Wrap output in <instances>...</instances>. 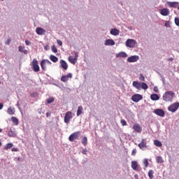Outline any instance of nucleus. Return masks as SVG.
<instances>
[{
  "label": "nucleus",
  "instance_id": "nucleus-38",
  "mask_svg": "<svg viewBox=\"0 0 179 179\" xmlns=\"http://www.w3.org/2000/svg\"><path fill=\"white\" fill-rule=\"evenodd\" d=\"M143 164H144L145 167H148V166H149V162L148 161V159H144Z\"/></svg>",
  "mask_w": 179,
  "mask_h": 179
},
{
  "label": "nucleus",
  "instance_id": "nucleus-36",
  "mask_svg": "<svg viewBox=\"0 0 179 179\" xmlns=\"http://www.w3.org/2000/svg\"><path fill=\"white\" fill-rule=\"evenodd\" d=\"M54 98L50 97L48 99L46 100L48 104H51V103H54Z\"/></svg>",
  "mask_w": 179,
  "mask_h": 179
},
{
  "label": "nucleus",
  "instance_id": "nucleus-3",
  "mask_svg": "<svg viewBox=\"0 0 179 179\" xmlns=\"http://www.w3.org/2000/svg\"><path fill=\"white\" fill-rule=\"evenodd\" d=\"M31 67L34 72L40 71V66H38V61L37 59H34L31 62Z\"/></svg>",
  "mask_w": 179,
  "mask_h": 179
},
{
  "label": "nucleus",
  "instance_id": "nucleus-53",
  "mask_svg": "<svg viewBox=\"0 0 179 179\" xmlns=\"http://www.w3.org/2000/svg\"><path fill=\"white\" fill-rule=\"evenodd\" d=\"M17 106L19 110H20V111H22V108H20V106L19 105V102L17 103Z\"/></svg>",
  "mask_w": 179,
  "mask_h": 179
},
{
  "label": "nucleus",
  "instance_id": "nucleus-4",
  "mask_svg": "<svg viewBox=\"0 0 179 179\" xmlns=\"http://www.w3.org/2000/svg\"><path fill=\"white\" fill-rule=\"evenodd\" d=\"M136 44V41L134 39H127L126 41V46L129 48H134Z\"/></svg>",
  "mask_w": 179,
  "mask_h": 179
},
{
  "label": "nucleus",
  "instance_id": "nucleus-62",
  "mask_svg": "<svg viewBox=\"0 0 179 179\" xmlns=\"http://www.w3.org/2000/svg\"><path fill=\"white\" fill-rule=\"evenodd\" d=\"M1 1H5V0H1Z\"/></svg>",
  "mask_w": 179,
  "mask_h": 179
},
{
  "label": "nucleus",
  "instance_id": "nucleus-55",
  "mask_svg": "<svg viewBox=\"0 0 179 179\" xmlns=\"http://www.w3.org/2000/svg\"><path fill=\"white\" fill-rule=\"evenodd\" d=\"M168 61H170L171 62H172V61H174V59L173 57H171L168 59Z\"/></svg>",
  "mask_w": 179,
  "mask_h": 179
},
{
  "label": "nucleus",
  "instance_id": "nucleus-40",
  "mask_svg": "<svg viewBox=\"0 0 179 179\" xmlns=\"http://www.w3.org/2000/svg\"><path fill=\"white\" fill-rule=\"evenodd\" d=\"M18 51H20V52H23V51H24V47L19 46L18 47Z\"/></svg>",
  "mask_w": 179,
  "mask_h": 179
},
{
  "label": "nucleus",
  "instance_id": "nucleus-6",
  "mask_svg": "<svg viewBox=\"0 0 179 179\" xmlns=\"http://www.w3.org/2000/svg\"><path fill=\"white\" fill-rule=\"evenodd\" d=\"M51 62L48 59H43L41 62V67L43 71H47V65H51Z\"/></svg>",
  "mask_w": 179,
  "mask_h": 179
},
{
  "label": "nucleus",
  "instance_id": "nucleus-56",
  "mask_svg": "<svg viewBox=\"0 0 179 179\" xmlns=\"http://www.w3.org/2000/svg\"><path fill=\"white\" fill-rule=\"evenodd\" d=\"M3 108V104L0 103V110H2Z\"/></svg>",
  "mask_w": 179,
  "mask_h": 179
},
{
  "label": "nucleus",
  "instance_id": "nucleus-28",
  "mask_svg": "<svg viewBox=\"0 0 179 179\" xmlns=\"http://www.w3.org/2000/svg\"><path fill=\"white\" fill-rule=\"evenodd\" d=\"M157 163L159 164H162V163H164V160H163V157L161 156H158L156 157Z\"/></svg>",
  "mask_w": 179,
  "mask_h": 179
},
{
  "label": "nucleus",
  "instance_id": "nucleus-22",
  "mask_svg": "<svg viewBox=\"0 0 179 179\" xmlns=\"http://www.w3.org/2000/svg\"><path fill=\"white\" fill-rule=\"evenodd\" d=\"M150 99L152 101H157V100L160 99V96L157 94H152L150 95Z\"/></svg>",
  "mask_w": 179,
  "mask_h": 179
},
{
  "label": "nucleus",
  "instance_id": "nucleus-33",
  "mask_svg": "<svg viewBox=\"0 0 179 179\" xmlns=\"http://www.w3.org/2000/svg\"><path fill=\"white\" fill-rule=\"evenodd\" d=\"M82 143L84 145V146H86L87 145V137L84 136L82 139Z\"/></svg>",
  "mask_w": 179,
  "mask_h": 179
},
{
  "label": "nucleus",
  "instance_id": "nucleus-1",
  "mask_svg": "<svg viewBox=\"0 0 179 179\" xmlns=\"http://www.w3.org/2000/svg\"><path fill=\"white\" fill-rule=\"evenodd\" d=\"M174 96H176V93H174V92L168 91L163 94L162 99L164 101L171 102L173 101V99H174Z\"/></svg>",
  "mask_w": 179,
  "mask_h": 179
},
{
  "label": "nucleus",
  "instance_id": "nucleus-47",
  "mask_svg": "<svg viewBox=\"0 0 179 179\" xmlns=\"http://www.w3.org/2000/svg\"><path fill=\"white\" fill-rule=\"evenodd\" d=\"M87 150H86V148L83 149L82 154L83 155H87Z\"/></svg>",
  "mask_w": 179,
  "mask_h": 179
},
{
  "label": "nucleus",
  "instance_id": "nucleus-25",
  "mask_svg": "<svg viewBox=\"0 0 179 179\" xmlns=\"http://www.w3.org/2000/svg\"><path fill=\"white\" fill-rule=\"evenodd\" d=\"M69 62H71V64H73V65H75V64H76V62H78V59H76V58L71 56L69 57Z\"/></svg>",
  "mask_w": 179,
  "mask_h": 179
},
{
  "label": "nucleus",
  "instance_id": "nucleus-20",
  "mask_svg": "<svg viewBox=\"0 0 179 179\" xmlns=\"http://www.w3.org/2000/svg\"><path fill=\"white\" fill-rule=\"evenodd\" d=\"M104 44L105 45H115V41L113 39H106Z\"/></svg>",
  "mask_w": 179,
  "mask_h": 179
},
{
  "label": "nucleus",
  "instance_id": "nucleus-35",
  "mask_svg": "<svg viewBox=\"0 0 179 179\" xmlns=\"http://www.w3.org/2000/svg\"><path fill=\"white\" fill-rule=\"evenodd\" d=\"M153 174H155V171H153V170H150L148 172V177L150 179H153Z\"/></svg>",
  "mask_w": 179,
  "mask_h": 179
},
{
  "label": "nucleus",
  "instance_id": "nucleus-51",
  "mask_svg": "<svg viewBox=\"0 0 179 179\" xmlns=\"http://www.w3.org/2000/svg\"><path fill=\"white\" fill-rule=\"evenodd\" d=\"M12 152H17L19 150L16 148H12Z\"/></svg>",
  "mask_w": 179,
  "mask_h": 179
},
{
  "label": "nucleus",
  "instance_id": "nucleus-39",
  "mask_svg": "<svg viewBox=\"0 0 179 179\" xmlns=\"http://www.w3.org/2000/svg\"><path fill=\"white\" fill-rule=\"evenodd\" d=\"M175 24L176 26H179V17H175Z\"/></svg>",
  "mask_w": 179,
  "mask_h": 179
},
{
  "label": "nucleus",
  "instance_id": "nucleus-42",
  "mask_svg": "<svg viewBox=\"0 0 179 179\" xmlns=\"http://www.w3.org/2000/svg\"><path fill=\"white\" fill-rule=\"evenodd\" d=\"M139 79H140V80L145 82V76H143V74H140Z\"/></svg>",
  "mask_w": 179,
  "mask_h": 179
},
{
  "label": "nucleus",
  "instance_id": "nucleus-29",
  "mask_svg": "<svg viewBox=\"0 0 179 179\" xmlns=\"http://www.w3.org/2000/svg\"><path fill=\"white\" fill-rule=\"evenodd\" d=\"M50 61H52V62H58V57H57L55 55H51L50 56Z\"/></svg>",
  "mask_w": 179,
  "mask_h": 179
},
{
  "label": "nucleus",
  "instance_id": "nucleus-58",
  "mask_svg": "<svg viewBox=\"0 0 179 179\" xmlns=\"http://www.w3.org/2000/svg\"><path fill=\"white\" fill-rule=\"evenodd\" d=\"M134 178L135 179H138L139 178V176L138 175H134Z\"/></svg>",
  "mask_w": 179,
  "mask_h": 179
},
{
  "label": "nucleus",
  "instance_id": "nucleus-54",
  "mask_svg": "<svg viewBox=\"0 0 179 179\" xmlns=\"http://www.w3.org/2000/svg\"><path fill=\"white\" fill-rule=\"evenodd\" d=\"M23 54H27V52H29V51H27V50H24L22 51Z\"/></svg>",
  "mask_w": 179,
  "mask_h": 179
},
{
  "label": "nucleus",
  "instance_id": "nucleus-26",
  "mask_svg": "<svg viewBox=\"0 0 179 179\" xmlns=\"http://www.w3.org/2000/svg\"><path fill=\"white\" fill-rule=\"evenodd\" d=\"M83 113V106H78V108L77 110V117H79Z\"/></svg>",
  "mask_w": 179,
  "mask_h": 179
},
{
  "label": "nucleus",
  "instance_id": "nucleus-14",
  "mask_svg": "<svg viewBox=\"0 0 179 179\" xmlns=\"http://www.w3.org/2000/svg\"><path fill=\"white\" fill-rule=\"evenodd\" d=\"M160 13L162 16H169L170 15V10L169 8H162L160 10Z\"/></svg>",
  "mask_w": 179,
  "mask_h": 179
},
{
  "label": "nucleus",
  "instance_id": "nucleus-50",
  "mask_svg": "<svg viewBox=\"0 0 179 179\" xmlns=\"http://www.w3.org/2000/svg\"><path fill=\"white\" fill-rule=\"evenodd\" d=\"M154 92H155V93H159V88H157V87H155Z\"/></svg>",
  "mask_w": 179,
  "mask_h": 179
},
{
  "label": "nucleus",
  "instance_id": "nucleus-7",
  "mask_svg": "<svg viewBox=\"0 0 179 179\" xmlns=\"http://www.w3.org/2000/svg\"><path fill=\"white\" fill-rule=\"evenodd\" d=\"M143 99V96L139 94H135L131 96L132 101H134V103H138L141 101Z\"/></svg>",
  "mask_w": 179,
  "mask_h": 179
},
{
  "label": "nucleus",
  "instance_id": "nucleus-43",
  "mask_svg": "<svg viewBox=\"0 0 179 179\" xmlns=\"http://www.w3.org/2000/svg\"><path fill=\"white\" fill-rule=\"evenodd\" d=\"M121 124L124 127V126L127 125V121H125V120H121Z\"/></svg>",
  "mask_w": 179,
  "mask_h": 179
},
{
  "label": "nucleus",
  "instance_id": "nucleus-49",
  "mask_svg": "<svg viewBox=\"0 0 179 179\" xmlns=\"http://www.w3.org/2000/svg\"><path fill=\"white\" fill-rule=\"evenodd\" d=\"M57 43L59 45H62V41L61 40H57Z\"/></svg>",
  "mask_w": 179,
  "mask_h": 179
},
{
  "label": "nucleus",
  "instance_id": "nucleus-37",
  "mask_svg": "<svg viewBox=\"0 0 179 179\" xmlns=\"http://www.w3.org/2000/svg\"><path fill=\"white\" fill-rule=\"evenodd\" d=\"M52 52H55V54H57V52H58V49H57L55 45L52 46Z\"/></svg>",
  "mask_w": 179,
  "mask_h": 179
},
{
  "label": "nucleus",
  "instance_id": "nucleus-44",
  "mask_svg": "<svg viewBox=\"0 0 179 179\" xmlns=\"http://www.w3.org/2000/svg\"><path fill=\"white\" fill-rule=\"evenodd\" d=\"M74 55H75L74 58H76V59L78 60V58L79 57V54L78 52H74Z\"/></svg>",
  "mask_w": 179,
  "mask_h": 179
},
{
  "label": "nucleus",
  "instance_id": "nucleus-46",
  "mask_svg": "<svg viewBox=\"0 0 179 179\" xmlns=\"http://www.w3.org/2000/svg\"><path fill=\"white\" fill-rule=\"evenodd\" d=\"M44 50H45V51H48V50H50V46L48 45H45Z\"/></svg>",
  "mask_w": 179,
  "mask_h": 179
},
{
  "label": "nucleus",
  "instance_id": "nucleus-2",
  "mask_svg": "<svg viewBox=\"0 0 179 179\" xmlns=\"http://www.w3.org/2000/svg\"><path fill=\"white\" fill-rule=\"evenodd\" d=\"M178 108H179V102H175V103L171 104L168 107V110L169 111H171V113H176V111H177V110H178Z\"/></svg>",
  "mask_w": 179,
  "mask_h": 179
},
{
  "label": "nucleus",
  "instance_id": "nucleus-60",
  "mask_svg": "<svg viewBox=\"0 0 179 179\" xmlns=\"http://www.w3.org/2000/svg\"><path fill=\"white\" fill-rule=\"evenodd\" d=\"M0 146H2V143L1 142H0Z\"/></svg>",
  "mask_w": 179,
  "mask_h": 179
},
{
  "label": "nucleus",
  "instance_id": "nucleus-34",
  "mask_svg": "<svg viewBox=\"0 0 179 179\" xmlns=\"http://www.w3.org/2000/svg\"><path fill=\"white\" fill-rule=\"evenodd\" d=\"M8 113L10 115H13V114H15V108H8Z\"/></svg>",
  "mask_w": 179,
  "mask_h": 179
},
{
  "label": "nucleus",
  "instance_id": "nucleus-10",
  "mask_svg": "<svg viewBox=\"0 0 179 179\" xmlns=\"http://www.w3.org/2000/svg\"><path fill=\"white\" fill-rule=\"evenodd\" d=\"M69 78H70V79H72V73H69L66 76H62L61 78V80H62V82H64V83H66V82H68V80H69Z\"/></svg>",
  "mask_w": 179,
  "mask_h": 179
},
{
  "label": "nucleus",
  "instance_id": "nucleus-15",
  "mask_svg": "<svg viewBox=\"0 0 179 179\" xmlns=\"http://www.w3.org/2000/svg\"><path fill=\"white\" fill-rule=\"evenodd\" d=\"M36 33L38 36H43V34H45V29L41 28V27H37L36 29Z\"/></svg>",
  "mask_w": 179,
  "mask_h": 179
},
{
  "label": "nucleus",
  "instance_id": "nucleus-18",
  "mask_svg": "<svg viewBox=\"0 0 179 179\" xmlns=\"http://www.w3.org/2000/svg\"><path fill=\"white\" fill-rule=\"evenodd\" d=\"M133 129L138 134L142 132V127H141V125H139L138 124H134L133 127Z\"/></svg>",
  "mask_w": 179,
  "mask_h": 179
},
{
  "label": "nucleus",
  "instance_id": "nucleus-57",
  "mask_svg": "<svg viewBox=\"0 0 179 179\" xmlns=\"http://www.w3.org/2000/svg\"><path fill=\"white\" fill-rule=\"evenodd\" d=\"M43 113V110L41 109V110H38V114L41 115Z\"/></svg>",
  "mask_w": 179,
  "mask_h": 179
},
{
  "label": "nucleus",
  "instance_id": "nucleus-41",
  "mask_svg": "<svg viewBox=\"0 0 179 179\" xmlns=\"http://www.w3.org/2000/svg\"><path fill=\"white\" fill-rule=\"evenodd\" d=\"M136 148L134 149L132 151H131V156H136Z\"/></svg>",
  "mask_w": 179,
  "mask_h": 179
},
{
  "label": "nucleus",
  "instance_id": "nucleus-31",
  "mask_svg": "<svg viewBox=\"0 0 179 179\" xmlns=\"http://www.w3.org/2000/svg\"><path fill=\"white\" fill-rule=\"evenodd\" d=\"M11 148H13V143H7L4 146L5 150H8V149H11Z\"/></svg>",
  "mask_w": 179,
  "mask_h": 179
},
{
  "label": "nucleus",
  "instance_id": "nucleus-8",
  "mask_svg": "<svg viewBox=\"0 0 179 179\" xmlns=\"http://www.w3.org/2000/svg\"><path fill=\"white\" fill-rule=\"evenodd\" d=\"M72 112L69 111L66 113L64 116V122L65 124H69L71 120H72Z\"/></svg>",
  "mask_w": 179,
  "mask_h": 179
},
{
  "label": "nucleus",
  "instance_id": "nucleus-59",
  "mask_svg": "<svg viewBox=\"0 0 179 179\" xmlns=\"http://www.w3.org/2000/svg\"><path fill=\"white\" fill-rule=\"evenodd\" d=\"M10 40L8 39L7 41L6 42V44L9 45Z\"/></svg>",
  "mask_w": 179,
  "mask_h": 179
},
{
  "label": "nucleus",
  "instance_id": "nucleus-24",
  "mask_svg": "<svg viewBox=\"0 0 179 179\" xmlns=\"http://www.w3.org/2000/svg\"><path fill=\"white\" fill-rule=\"evenodd\" d=\"M138 162L136 161H132L131 162V169H133V170H136L138 171Z\"/></svg>",
  "mask_w": 179,
  "mask_h": 179
},
{
  "label": "nucleus",
  "instance_id": "nucleus-48",
  "mask_svg": "<svg viewBox=\"0 0 179 179\" xmlns=\"http://www.w3.org/2000/svg\"><path fill=\"white\" fill-rule=\"evenodd\" d=\"M25 44H26V45H30V44H31V42L28 41V40H26L25 41Z\"/></svg>",
  "mask_w": 179,
  "mask_h": 179
},
{
  "label": "nucleus",
  "instance_id": "nucleus-27",
  "mask_svg": "<svg viewBox=\"0 0 179 179\" xmlns=\"http://www.w3.org/2000/svg\"><path fill=\"white\" fill-rule=\"evenodd\" d=\"M141 89H143V90H148V89H149V86H148V84L145 83H141Z\"/></svg>",
  "mask_w": 179,
  "mask_h": 179
},
{
  "label": "nucleus",
  "instance_id": "nucleus-12",
  "mask_svg": "<svg viewBox=\"0 0 179 179\" xmlns=\"http://www.w3.org/2000/svg\"><path fill=\"white\" fill-rule=\"evenodd\" d=\"M146 145H147L146 141H145V139L143 138L141 140V142L138 143V146L141 150H145V148H148Z\"/></svg>",
  "mask_w": 179,
  "mask_h": 179
},
{
  "label": "nucleus",
  "instance_id": "nucleus-30",
  "mask_svg": "<svg viewBox=\"0 0 179 179\" xmlns=\"http://www.w3.org/2000/svg\"><path fill=\"white\" fill-rule=\"evenodd\" d=\"M11 121L15 124V125H19V120L17 117H12Z\"/></svg>",
  "mask_w": 179,
  "mask_h": 179
},
{
  "label": "nucleus",
  "instance_id": "nucleus-61",
  "mask_svg": "<svg viewBox=\"0 0 179 179\" xmlns=\"http://www.w3.org/2000/svg\"><path fill=\"white\" fill-rule=\"evenodd\" d=\"M2 132V129H0V133Z\"/></svg>",
  "mask_w": 179,
  "mask_h": 179
},
{
  "label": "nucleus",
  "instance_id": "nucleus-23",
  "mask_svg": "<svg viewBox=\"0 0 179 179\" xmlns=\"http://www.w3.org/2000/svg\"><path fill=\"white\" fill-rule=\"evenodd\" d=\"M141 83L138 81L133 82V86H134V87L137 89V90H141Z\"/></svg>",
  "mask_w": 179,
  "mask_h": 179
},
{
  "label": "nucleus",
  "instance_id": "nucleus-11",
  "mask_svg": "<svg viewBox=\"0 0 179 179\" xmlns=\"http://www.w3.org/2000/svg\"><path fill=\"white\" fill-rule=\"evenodd\" d=\"M127 62H136L139 61V56L138 55L131 56L127 58Z\"/></svg>",
  "mask_w": 179,
  "mask_h": 179
},
{
  "label": "nucleus",
  "instance_id": "nucleus-9",
  "mask_svg": "<svg viewBox=\"0 0 179 179\" xmlns=\"http://www.w3.org/2000/svg\"><path fill=\"white\" fill-rule=\"evenodd\" d=\"M153 113L154 114L159 115V117H164V115H166V113H164L163 109H155Z\"/></svg>",
  "mask_w": 179,
  "mask_h": 179
},
{
  "label": "nucleus",
  "instance_id": "nucleus-21",
  "mask_svg": "<svg viewBox=\"0 0 179 179\" xmlns=\"http://www.w3.org/2000/svg\"><path fill=\"white\" fill-rule=\"evenodd\" d=\"M110 34L112 36H118L120 34V30L115 29V28H113L110 31Z\"/></svg>",
  "mask_w": 179,
  "mask_h": 179
},
{
  "label": "nucleus",
  "instance_id": "nucleus-16",
  "mask_svg": "<svg viewBox=\"0 0 179 179\" xmlns=\"http://www.w3.org/2000/svg\"><path fill=\"white\" fill-rule=\"evenodd\" d=\"M167 5L169 6V8H177V6L179 5V3L178 1H168Z\"/></svg>",
  "mask_w": 179,
  "mask_h": 179
},
{
  "label": "nucleus",
  "instance_id": "nucleus-5",
  "mask_svg": "<svg viewBox=\"0 0 179 179\" xmlns=\"http://www.w3.org/2000/svg\"><path fill=\"white\" fill-rule=\"evenodd\" d=\"M79 136H80V131L74 132L69 136V141L73 142L75 139H79Z\"/></svg>",
  "mask_w": 179,
  "mask_h": 179
},
{
  "label": "nucleus",
  "instance_id": "nucleus-17",
  "mask_svg": "<svg viewBox=\"0 0 179 179\" xmlns=\"http://www.w3.org/2000/svg\"><path fill=\"white\" fill-rule=\"evenodd\" d=\"M116 58H127L128 55L125 52H120L115 55Z\"/></svg>",
  "mask_w": 179,
  "mask_h": 179
},
{
  "label": "nucleus",
  "instance_id": "nucleus-13",
  "mask_svg": "<svg viewBox=\"0 0 179 179\" xmlns=\"http://www.w3.org/2000/svg\"><path fill=\"white\" fill-rule=\"evenodd\" d=\"M17 135V134L16 133V130H15V129H10L8 133V136L10 138H16Z\"/></svg>",
  "mask_w": 179,
  "mask_h": 179
},
{
  "label": "nucleus",
  "instance_id": "nucleus-52",
  "mask_svg": "<svg viewBox=\"0 0 179 179\" xmlns=\"http://www.w3.org/2000/svg\"><path fill=\"white\" fill-rule=\"evenodd\" d=\"M46 117H51V113L50 112L46 113Z\"/></svg>",
  "mask_w": 179,
  "mask_h": 179
},
{
  "label": "nucleus",
  "instance_id": "nucleus-19",
  "mask_svg": "<svg viewBox=\"0 0 179 179\" xmlns=\"http://www.w3.org/2000/svg\"><path fill=\"white\" fill-rule=\"evenodd\" d=\"M60 66L64 69V71H66V69H68V64L66 63V62H65V60H60Z\"/></svg>",
  "mask_w": 179,
  "mask_h": 179
},
{
  "label": "nucleus",
  "instance_id": "nucleus-32",
  "mask_svg": "<svg viewBox=\"0 0 179 179\" xmlns=\"http://www.w3.org/2000/svg\"><path fill=\"white\" fill-rule=\"evenodd\" d=\"M154 145L155 146H157L158 148L162 147V143L159 140H155L154 141Z\"/></svg>",
  "mask_w": 179,
  "mask_h": 179
},
{
  "label": "nucleus",
  "instance_id": "nucleus-45",
  "mask_svg": "<svg viewBox=\"0 0 179 179\" xmlns=\"http://www.w3.org/2000/svg\"><path fill=\"white\" fill-rule=\"evenodd\" d=\"M165 27H170V22L169 21L165 22Z\"/></svg>",
  "mask_w": 179,
  "mask_h": 179
}]
</instances>
